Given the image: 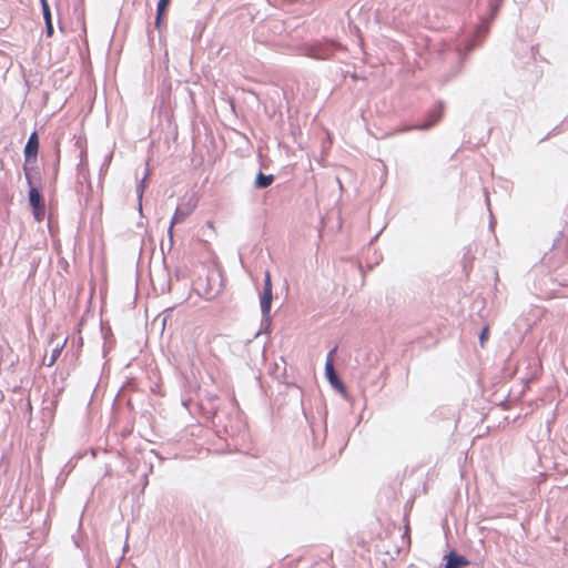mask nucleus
Returning <instances> with one entry per match:
<instances>
[{"label":"nucleus","instance_id":"1","mask_svg":"<svg viewBox=\"0 0 568 568\" xmlns=\"http://www.w3.org/2000/svg\"><path fill=\"white\" fill-rule=\"evenodd\" d=\"M272 280H271V273L270 271L265 272V278H264V288L263 293L261 295V310L263 315H267L271 311L272 305Z\"/></svg>","mask_w":568,"mask_h":568},{"label":"nucleus","instance_id":"2","mask_svg":"<svg viewBox=\"0 0 568 568\" xmlns=\"http://www.w3.org/2000/svg\"><path fill=\"white\" fill-rule=\"evenodd\" d=\"M29 202L33 209L34 217L41 221L44 215L45 206L41 193L36 187H31L29 191Z\"/></svg>","mask_w":568,"mask_h":568},{"label":"nucleus","instance_id":"3","mask_svg":"<svg viewBox=\"0 0 568 568\" xmlns=\"http://www.w3.org/2000/svg\"><path fill=\"white\" fill-rule=\"evenodd\" d=\"M193 211V206L187 207H178L173 214V217L171 220L168 233L172 237L173 235V227L175 224L182 223Z\"/></svg>","mask_w":568,"mask_h":568},{"label":"nucleus","instance_id":"4","mask_svg":"<svg viewBox=\"0 0 568 568\" xmlns=\"http://www.w3.org/2000/svg\"><path fill=\"white\" fill-rule=\"evenodd\" d=\"M39 149V139L37 132H33L24 146V155L27 160L36 159Z\"/></svg>","mask_w":568,"mask_h":568},{"label":"nucleus","instance_id":"5","mask_svg":"<svg viewBox=\"0 0 568 568\" xmlns=\"http://www.w3.org/2000/svg\"><path fill=\"white\" fill-rule=\"evenodd\" d=\"M335 352V349H333L329 355H328V358L325 363V373H326V376L328 378V381L331 382V384L335 387H341L342 384H341V381L339 378L337 377L336 373H335V369H334V364H333V357H332V354Z\"/></svg>","mask_w":568,"mask_h":568},{"label":"nucleus","instance_id":"6","mask_svg":"<svg viewBox=\"0 0 568 568\" xmlns=\"http://www.w3.org/2000/svg\"><path fill=\"white\" fill-rule=\"evenodd\" d=\"M447 562L445 568H462L467 566L468 561L463 557L454 552L446 556Z\"/></svg>","mask_w":568,"mask_h":568},{"label":"nucleus","instance_id":"7","mask_svg":"<svg viewBox=\"0 0 568 568\" xmlns=\"http://www.w3.org/2000/svg\"><path fill=\"white\" fill-rule=\"evenodd\" d=\"M305 54L310 58L317 60H324L328 58V53L322 45H312L310 48H306Z\"/></svg>","mask_w":568,"mask_h":568},{"label":"nucleus","instance_id":"8","mask_svg":"<svg viewBox=\"0 0 568 568\" xmlns=\"http://www.w3.org/2000/svg\"><path fill=\"white\" fill-rule=\"evenodd\" d=\"M171 0H159L158 8H156V19L155 24L159 28L161 24V20L163 16L165 14L166 8L169 7Z\"/></svg>","mask_w":568,"mask_h":568},{"label":"nucleus","instance_id":"9","mask_svg":"<svg viewBox=\"0 0 568 568\" xmlns=\"http://www.w3.org/2000/svg\"><path fill=\"white\" fill-rule=\"evenodd\" d=\"M442 113L443 112L440 109L433 110L428 115V121L426 123H424L423 125H420L419 128L425 130V129L433 126L434 124H436L439 121V119L442 118Z\"/></svg>","mask_w":568,"mask_h":568},{"label":"nucleus","instance_id":"10","mask_svg":"<svg viewBox=\"0 0 568 568\" xmlns=\"http://www.w3.org/2000/svg\"><path fill=\"white\" fill-rule=\"evenodd\" d=\"M273 180V175H265L262 172H260L255 180V186L258 189L267 187L272 184Z\"/></svg>","mask_w":568,"mask_h":568},{"label":"nucleus","instance_id":"11","mask_svg":"<svg viewBox=\"0 0 568 568\" xmlns=\"http://www.w3.org/2000/svg\"><path fill=\"white\" fill-rule=\"evenodd\" d=\"M65 344H67V338H64L61 343L55 344V346L52 349L50 361L48 362V366H52L57 362V359L60 356Z\"/></svg>","mask_w":568,"mask_h":568},{"label":"nucleus","instance_id":"12","mask_svg":"<svg viewBox=\"0 0 568 568\" xmlns=\"http://www.w3.org/2000/svg\"><path fill=\"white\" fill-rule=\"evenodd\" d=\"M41 4H42V12H43L44 21L52 22L51 11H50V7H49L47 0H41Z\"/></svg>","mask_w":568,"mask_h":568},{"label":"nucleus","instance_id":"13","mask_svg":"<svg viewBox=\"0 0 568 568\" xmlns=\"http://www.w3.org/2000/svg\"><path fill=\"white\" fill-rule=\"evenodd\" d=\"M489 337V326H485L481 332H480V335H479V342H480V345L481 347L485 346V343L487 342Z\"/></svg>","mask_w":568,"mask_h":568},{"label":"nucleus","instance_id":"14","mask_svg":"<svg viewBox=\"0 0 568 568\" xmlns=\"http://www.w3.org/2000/svg\"><path fill=\"white\" fill-rule=\"evenodd\" d=\"M45 33L48 38L53 36V24L52 22H45Z\"/></svg>","mask_w":568,"mask_h":568}]
</instances>
